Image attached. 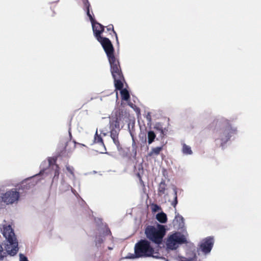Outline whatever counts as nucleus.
Instances as JSON below:
<instances>
[{
    "label": "nucleus",
    "instance_id": "aec40b11",
    "mask_svg": "<svg viewBox=\"0 0 261 261\" xmlns=\"http://www.w3.org/2000/svg\"><path fill=\"white\" fill-rule=\"evenodd\" d=\"M182 152L184 154H191L192 153L191 147L185 144L182 146Z\"/></svg>",
    "mask_w": 261,
    "mask_h": 261
},
{
    "label": "nucleus",
    "instance_id": "bb28decb",
    "mask_svg": "<svg viewBox=\"0 0 261 261\" xmlns=\"http://www.w3.org/2000/svg\"><path fill=\"white\" fill-rule=\"evenodd\" d=\"M19 260L20 261H29L28 258L22 254H19Z\"/></svg>",
    "mask_w": 261,
    "mask_h": 261
},
{
    "label": "nucleus",
    "instance_id": "a878e982",
    "mask_svg": "<svg viewBox=\"0 0 261 261\" xmlns=\"http://www.w3.org/2000/svg\"><path fill=\"white\" fill-rule=\"evenodd\" d=\"M55 167H56V168L55 169L54 176L58 177L59 175V174H60V172H59L60 168H59V166L57 164L55 165Z\"/></svg>",
    "mask_w": 261,
    "mask_h": 261
},
{
    "label": "nucleus",
    "instance_id": "473e14b6",
    "mask_svg": "<svg viewBox=\"0 0 261 261\" xmlns=\"http://www.w3.org/2000/svg\"><path fill=\"white\" fill-rule=\"evenodd\" d=\"M217 123V121H216V122L214 121L212 124H215L216 125Z\"/></svg>",
    "mask_w": 261,
    "mask_h": 261
},
{
    "label": "nucleus",
    "instance_id": "f8f14e48",
    "mask_svg": "<svg viewBox=\"0 0 261 261\" xmlns=\"http://www.w3.org/2000/svg\"><path fill=\"white\" fill-rule=\"evenodd\" d=\"M154 129L160 133V137L163 139L167 134L168 129L166 128H163L160 123H156L154 127Z\"/></svg>",
    "mask_w": 261,
    "mask_h": 261
},
{
    "label": "nucleus",
    "instance_id": "c85d7f7f",
    "mask_svg": "<svg viewBox=\"0 0 261 261\" xmlns=\"http://www.w3.org/2000/svg\"><path fill=\"white\" fill-rule=\"evenodd\" d=\"M104 234L105 236H107V235L111 236L112 235L111 231L110 230V229L108 228H106L105 231L104 232Z\"/></svg>",
    "mask_w": 261,
    "mask_h": 261
},
{
    "label": "nucleus",
    "instance_id": "2f4dec72",
    "mask_svg": "<svg viewBox=\"0 0 261 261\" xmlns=\"http://www.w3.org/2000/svg\"><path fill=\"white\" fill-rule=\"evenodd\" d=\"M73 142L74 144H73V148L72 149H74L76 147V142L75 141H73Z\"/></svg>",
    "mask_w": 261,
    "mask_h": 261
},
{
    "label": "nucleus",
    "instance_id": "7c9ffc66",
    "mask_svg": "<svg viewBox=\"0 0 261 261\" xmlns=\"http://www.w3.org/2000/svg\"><path fill=\"white\" fill-rule=\"evenodd\" d=\"M146 118L148 120L149 122H151V117L150 113H148L146 116Z\"/></svg>",
    "mask_w": 261,
    "mask_h": 261
},
{
    "label": "nucleus",
    "instance_id": "412c9836",
    "mask_svg": "<svg viewBox=\"0 0 261 261\" xmlns=\"http://www.w3.org/2000/svg\"><path fill=\"white\" fill-rule=\"evenodd\" d=\"M84 6L87 9V14L89 16V18H90V16H92V15L90 13V4L88 1V0H83V1Z\"/></svg>",
    "mask_w": 261,
    "mask_h": 261
},
{
    "label": "nucleus",
    "instance_id": "c756f323",
    "mask_svg": "<svg viewBox=\"0 0 261 261\" xmlns=\"http://www.w3.org/2000/svg\"><path fill=\"white\" fill-rule=\"evenodd\" d=\"M70 143H71V142H70V141H68V142H67L66 143V145L65 147V150H66V151H70L71 150V149H68V148H67V146H68V145Z\"/></svg>",
    "mask_w": 261,
    "mask_h": 261
},
{
    "label": "nucleus",
    "instance_id": "393cba45",
    "mask_svg": "<svg viewBox=\"0 0 261 261\" xmlns=\"http://www.w3.org/2000/svg\"><path fill=\"white\" fill-rule=\"evenodd\" d=\"M66 170L69 172L72 175L74 176V168L72 166H70L68 165L66 166Z\"/></svg>",
    "mask_w": 261,
    "mask_h": 261
},
{
    "label": "nucleus",
    "instance_id": "6ab92c4d",
    "mask_svg": "<svg viewBox=\"0 0 261 261\" xmlns=\"http://www.w3.org/2000/svg\"><path fill=\"white\" fill-rule=\"evenodd\" d=\"M94 143H99L101 144L102 145H104L103 140L101 136L98 134L97 130H96L94 136Z\"/></svg>",
    "mask_w": 261,
    "mask_h": 261
},
{
    "label": "nucleus",
    "instance_id": "4be33fe9",
    "mask_svg": "<svg viewBox=\"0 0 261 261\" xmlns=\"http://www.w3.org/2000/svg\"><path fill=\"white\" fill-rule=\"evenodd\" d=\"M174 221H177L179 222V224L180 225L181 223H184V218L183 217L179 215L178 214L175 216V219L174 220Z\"/></svg>",
    "mask_w": 261,
    "mask_h": 261
},
{
    "label": "nucleus",
    "instance_id": "20e7f679",
    "mask_svg": "<svg viewBox=\"0 0 261 261\" xmlns=\"http://www.w3.org/2000/svg\"><path fill=\"white\" fill-rule=\"evenodd\" d=\"M103 47L108 57L110 66L119 64V60L114 55V48L109 39L106 37H101V39L97 40Z\"/></svg>",
    "mask_w": 261,
    "mask_h": 261
},
{
    "label": "nucleus",
    "instance_id": "a211bd4d",
    "mask_svg": "<svg viewBox=\"0 0 261 261\" xmlns=\"http://www.w3.org/2000/svg\"><path fill=\"white\" fill-rule=\"evenodd\" d=\"M106 29L107 31L109 32L110 35H115L117 41L118 42L117 35L116 32L114 31L113 25L110 24L106 27Z\"/></svg>",
    "mask_w": 261,
    "mask_h": 261
},
{
    "label": "nucleus",
    "instance_id": "72a5a7b5",
    "mask_svg": "<svg viewBox=\"0 0 261 261\" xmlns=\"http://www.w3.org/2000/svg\"><path fill=\"white\" fill-rule=\"evenodd\" d=\"M69 135L70 137H71V134L70 133H69Z\"/></svg>",
    "mask_w": 261,
    "mask_h": 261
},
{
    "label": "nucleus",
    "instance_id": "9b49d317",
    "mask_svg": "<svg viewBox=\"0 0 261 261\" xmlns=\"http://www.w3.org/2000/svg\"><path fill=\"white\" fill-rule=\"evenodd\" d=\"M92 25V30L94 35L97 40L101 39V35L105 31V27L100 23L96 22L92 16L89 18Z\"/></svg>",
    "mask_w": 261,
    "mask_h": 261
},
{
    "label": "nucleus",
    "instance_id": "5701e85b",
    "mask_svg": "<svg viewBox=\"0 0 261 261\" xmlns=\"http://www.w3.org/2000/svg\"><path fill=\"white\" fill-rule=\"evenodd\" d=\"M178 203V201H177V191L175 189L174 190V200L171 203V204L175 208L177 204Z\"/></svg>",
    "mask_w": 261,
    "mask_h": 261
},
{
    "label": "nucleus",
    "instance_id": "0eeeda50",
    "mask_svg": "<svg viewBox=\"0 0 261 261\" xmlns=\"http://www.w3.org/2000/svg\"><path fill=\"white\" fill-rule=\"evenodd\" d=\"M187 243L186 237L179 232H175L169 236L167 240L166 246L168 249H176L180 244Z\"/></svg>",
    "mask_w": 261,
    "mask_h": 261
},
{
    "label": "nucleus",
    "instance_id": "4468645a",
    "mask_svg": "<svg viewBox=\"0 0 261 261\" xmlns=\"http://www.w3.org/2000/svg\"><path fill=\"white\" fill-rule=\"evenodd\" d=\"M163 150V145L161 146L153 147L151 148V151L148 153V155L152 156L154 155H158L161 151Z\"/></svg>",
    "mask_w": 261,
    "mask_h": 261
},
{
    "label": "nucleus",
    "instance_id": "2eb2a0df",
    "mask_svg": "<svg viewBox=\"0 0 261 261\" xmlns=\"http://www.w3.org/2000/svg\"><path fill=\"white\" fill-rule=\"evenodd\" d=\"M156 219L161 223H165L167 221L166 214L164 212L158 213L156 215Z\"/></svg>",
    "mask_w": 261,
    "mask_h": 261
},
{
    "label": "nucleus",
    "instance_id": "ddd939ff",
    "mask_svg": "<svg viewBox=\"0 0 261 261\" xmlns=\"http://www.w3.org/2000/svg\"><path fill=\"white\" fill-rule=\"evenodd\" d=\"M167 189V185L165 183V181H162L158 187V195L159 196H162L163 194H165V191Z\"/></svg>",
    "mask_w": 261,
    "mask_h": 261
},
{
    "label": "nucleus",
    "instance_id": "f3484780",
    "mask_svg": "<svg viewBox=\"0 0 261 261\" xmlns=\"http://www.w3.org/2000/svg\"><path fill=\"white\" fill-rule=\"evenodd\" d=\"M122 100L127 101L130 98V95L127 90L123 89L120 92Z\"/></svg>",
    "mask_w": 261,
    "mask_h": 261
},
{
    "label": "nucleus",
    "instance_id": "f03ea898",
    "mask_svg": "<svg viewBox=\"0 0 261 261\" xmlns=\"http://www.w3.org/2000/svg\"><path fill=\"white\" fill-rule=\"evenodd\" d=\"M159 247L155 249L150 243L146 239L141 240L135 246V254L137 257H152L160 258L162 255L159 253Z\"/></svg>",
    "mask_w": 261,
    "mask_h": 261
},
{
    "label": "nucleus",
    "instance_id": "9d476101",
    "mask_svg": "<svg viewBox=\"0 0 261 261\" xmlns=\"http://www.w3.org/2000/svg\"><path fill=\"white\" fill-rule=\"evenodd\" d=\"M214 244V239L212 237H208L203 239L199 244V248L205 254L211 251Z\"/></svg>",
    "mask_w": 261,
    "mask_h": 261
},
{
    "label": "nucleus",
    "instance_id": "b1692460",
    "mask_svg": "<svg viewBox=\"0 0 261 261\" xmlns=\"http://www.w3.org/2000/svg\"><path fill=\"white\" fill-rule=\"evenodd\" d=\"M151 206L152 212H156L161 210V206L156 204L153 203L151 204Z\"/></svg>",
    "mask_w": 261,
    "mask_h": 261
},
{
    "label": "nucleus",
    "instance_id": "f704fd0d",
    "mask_svg": "<svg viewBox=\"0 0 261 261\" xmlns=\"http://www.w3.org/2000/svg\"><path fill=\"white\" fill-rule=\"evenodd\" d=\"M103 135H104V136H106V134L104 133V134H103Z\"/></svg>",
    "mask_w": 261,
    "mask_h": 261
},
{
    "label": "nucleus",
    "instance_id": "39448f33",
    "mask_svg": "<svg viewBox=\"0 0 261 261\" xmlns=\"http://www.w3.org/2000/svg\"><path fill=\"white\" fill-rule=\"evenodd\" d=\"M227 125L222 126L219 129L214 132L218 136L217 139H219L222 141L221 144L226 143L231 137L232 135L236 133V128H233L230 125L228 124V121H225Z\"/></svg>",
    "mask_w": 261,
    "mask_h": 261
},
{
    "label": "nucleus",
    "instance_id": "dca6fc26",
    "mask_svg": "<svg viewBox=\"0 0 261 261\" xmlns=\"http://www.w3.org/2000/svg\"><path fill=\"white\" fill-rule=\"evenodd\" d=\"M156 138L155 133L152 130H149L147 133V142L148 144H151Z\"/></svg>",
    "mask_w": 261,
    "mask_h": 261
},
{
    "label": "nucleus",
    "instance_id": "6e6552de",
    "mask_svg": "<svg viewBox=\"0 0 261 261\" xmlns=\"http://www.w3.org/2000/svg\"><path fill=\"white\" fill-rule=\"evenodd\" d=\"M19 197V192L16 189H12L1 194L0 204L2 202L7 205L13 204L18 201Z\"/></svg>",
    "mask_w": 261,
    "mask_h": 261
},
{
    "label": "nucleus",
    "instance_id": "cd10ccee",
    "mask_svg": "<svg viewBox=\"0 0 261 261\" xmlns=\"http://www.w3.org/2000/svg\"><path fill=\"white\" fill-rule=\"evenodd\" d=\"M103 242V240L102 238L99 237L97 238L96 240V245H100Z\"/></svg>",
    "mask_w": 261,
    "mask_h": 261
},
{
    "label": "nucleus",
    "instance_id": "423d86ee",
    "mask_svg": "<svg viewBox=\"0 0 261 261\" xmlns=\"http://www.w3.org/2000/svg\"><path fill=\"white\" fill-rule=\"evenodd\" d=\"M111 72L114 80L116 89L122 90L123 87L124 77L120 67V63L110 66Z\"/></svg>",
    "mask_w": 261,
    "mask_h": 261
},
{
    "label": "nucleus",
    "instance_id": "f257e3e1",
    "mask_svg": "<svg viewBox=\"0 0 261 261\" xmlns=\"http://www.w3.org/2000/svg\"><path fill=\"white\" fill-rule=\"evenodd\" d=\"M2 234L6 239L3 246L6 252L2 254L3 247L0 244V260H3L7 254L12 256L15 255L19 250L18 241L11 225H4Z\"/></svg>",
    "mask_w": 261,
    "mask_h": 261
},
{
    "label": "nucleus",
    "instance_id": "7ed1b4c3",
    "mask_svg": "<svg viewBox=\"0 0 261 261\" xmlns=\"http://www.w3.org/2000/svg\"><path fill=\"white\" fill-rule=\"evenodd\" d=\"M165 232L166 229L164 226L160 224L158 225V228L153 226H148L145 230L147 238L158 245L162 243Z\"/></svg>",
    "mask_w": 261,
    "mask_h": 261
},
{
    "label": "nucleus",
    "instance_id": "1a4fd4ad",
    "mask_svg": "<svg viewBox=\"0 0 261 261\" xmlns=\"http://www.w3.org/2000/svg\"><path fill=\"white\" fill-rule=\"evenodd\" d=\"M110 136L114 144L119 148L120 147V144L118 139V136L120 129L119 122L117 119L110 121Z\"/></svg>",
    "mask_w": 261,
    "mask_h": 261
}]
</instances>
